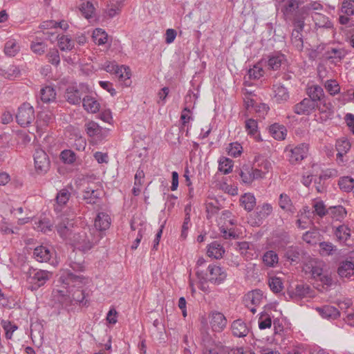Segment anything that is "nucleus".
<instances>
[{
  "label": "nucleus",
  "mask_w": 354,
  "mask_h": 354,
  "mask_svg": "<svg viewBox=\"0 0 354 354\" xmlns=\"http://www.w3.org/2000/svg\"><path fill=\"white\" fill-rule=\"evenodd\" d=\"M320 251L322 254L330 255L335 250V247L330 242H321L319 243Z\"/></svg>",
  "instance_id": "obj_63"
},
{
  "label": "nucleus",
  "mask_w": 354,
  "mask_h": 354,
  "mask_svg": "<svg viewBox=\"0 0 354 354\" xmlns=\"http://www.w3.org/2000/svg\"><path fill=\"white\" fill-rule=\"evenodd\" d=\"M299 250L296 247H289L286 249L285 257L291 261H297L299 259Z\"/></svg>",
  "instance_id": "obj_57"
},
{
  "label": "nucleus",
  "mask_w": 354,
  "mask_h": 354,
  "mask_svg": "<svg viewBox=\"0 0 354 354\" xmlns=\"http://www.w3.org/2000/svg\"><path fill=\"white\" fill-rule=\"evenodd\" d=\"M270 289L274 292H279L282 290L283 286L281 279L279 277H271L268 281Z\"/></svg>",
  "instance_id": "obj_54"
},
{
  "label": "nucleus",
  "mask_w": 354,
  "mask_h": 354,
  "mask_svg": "<svg viewBox=\"0 0 354 354\" xmlns=\"http://www.w3.org/2000/svg\"><path fill=\"white\" fill-rule=\"evenodd\" d=\"M60 280L63 283L70 286L68 295L66 296L64 290H57L63 297L62 301L68 300L71 304L75 302L82 306L87 305L88 300L86 299L85 292L80 289L81 286L86 283V279L82 275L75 274L70 270H65L61 274Z\"/></svg>",
  "instance_id": "obj_1"
},
{
  "label": "nucleus",
  "mask_w": 354,
  "mask_h": 354,
  "mask_svg": "<svg viewBox=\"0 0 354 354\" xmlns=\"http://www.w3.org/2000/svg\"><path fill=\"white\" fill-rule=\"evenodd\" d=\"M301 18L296 17L292 23L294 29L291 34V42L292 45L299 51L303 50L304 40L302 31L304 27V21Z\"/></svg>",
  "instance_id": "obj_4"
},
{
  "label": "nucleus",
  "mask_w": 354,
  "mask_h": 354,
  "mask_svg": "<svg viewBox=\"0 0 354 354\" xmlns=\"http://www.w3.org/2000/svg\"><path fill=\"white\" fill-rule=\"evenodd\" d=\"M80 10L85 18L89 19L94 14L95 7L92 2L87 1L86 3L81 4Z\"/></svg>",
  "instance_id": "obj_45"
},
{
  "label": "nucleus",
  "mask_w": 354,
  "mask_h": 354,
  "mask_svg": "<svg viewBox=\"0 0 354 354\" xmlns=\"http://www.w3.org/2000/svg\"><path fill=\"white\" fill-rule=\"evenodd\" d=\"M111 225L110 216L104 212H99L95 219L94 226L95 230L93 231H104L109 228Z\"/></svg>",
  "instance_id": "obj_17"
},
{
  "label": "nucleus",
  "mask_w": 354,
  "mask_h": 354,
  "mask_svg": "<svg viewBox=\"0 0 354 354\" xmlns=\"http://www.w3.org/2000/svg\"><path fill=\"white\" fill-rule=\"evenodd\" d=\"M253 167L248 165H244L241 169L240 176L242 181L245 184H251L254 181L252 176Z\"/></svg>",
  "instance_id": "obj_34"
},
{
  "label": "nucleus",
  "mask_w": 354,
  "mask_h": 354,
  "mask_svg": "<svg viewBox=\"0 0 354 354\" xmlns=\"http://www.w3.org/2000/svg\"><path fill=\"white\" fill-rule=\"evenodd\" d=\"M314 20L316 27L330 28L333 26L332 23L325 16L317 15Z\"/></svg>",
  "instance_id": "obj_56"
},
{
  "label": "nucleus",
  "mask_w": 354,
  "mask_h": 354,
  "mask_svg": "<svg viewBox=\"0 0 354 354\" xmlns=\"http://www.w3.org/2000/svg\"><path fill=\"white\" fill-rule=\"evenodd\" d=\"M209 318L210 325L214 331L221 332L226 327L227 319L223 313L213 312Z\"/></svg>",
  "instance_id": "obj_13"
},
{
  "label": "nucleus",
  "mask_w": 354,
  "mask_h": 354,
  "mask_svg": "<svg viewBox=\"0 0 354 354\" xmlns=\"http://www.w3.org/2000/svg\"><path fill=\"white\" fill-rule=\"evenodd\" d=\"M257 122L253 119H248L245 121V129L248 134L254 136L257 131Z\"/></svg>",
  "instance_id": "obj_64"
},
{
  "label": "nucleus",
  "mask_w": 354,
  "mask_h": 354,
  "mask_svg": "<svg viewBox=\"0 0 354 354\" xmlns=\"http://www.w3.org/2000/svg\"><path fill=\"white\" fill-rule=\"evenodd\" d=\"M254 162L257 163L258 168L263 169L264 174L268 173L271 168V163L260 155H257L254 157Z\"/></svg>",
  "instance_id": "obj_48"
},
{
  "label": "nucleus",
  "mask_w": 354,
  "mask_h": 354,
  "mask_svg": "<svg viewBox=\"0 0 354 354\" xmlns=\"http://www.w3.org/2000/svg\"><path fill=\"white\" fill-rule=\"evenodd\" d=\"M54 115L50 111L39 112L36 121L37 131H42L45 127L54 122Z\"/></svg>",
  "instance_id": "obj_14"
},
{
  "label": "nucleus",
  "mask_w": 354,
  "mask_h": 354,
  "mask_svg": "<svg viewBox=\"0 0 354 354\" xmlns=\"http://www.w3.org/2000/svg\"><path fill=\"white\" fill-rule=\"evenodd\" d=\"M263 261L266 266L273 267L278 262V256L276 252L270 250L264 254Z\"/></svg>",
  "instance_id": "obj_46"
},
{
  "label": "nucleus",
  "mask_w": 354,
  "mask_h": 354,
  "mask_svg": "<svg viewBox=\"0 0 354 354\" xmlns=\"http://www.w3.org/2000/svg\"><path fill=\"white\" fill-rule=\"evenodd\" d=\"M16 119L21 127L30 124L35 119V111L32 106L28 103L23 104L18 109Z\"/></svg>",
  "instance_id": "obj_5"
},
{
  "label": "nucleus",
  "mask_w": 354,
  "mask_h": 354,
  "mask_svg": "<svg viewBox=\"0 0 354 354\" xmlns=\"http://www.w3.org/2000/svg\"><path fill=\"white\" fill-rule=\"evenodd\" d=\"M300 0H287L281 9L286 19H290L294 23L300 11Z\"/></svg>",
  "instance_id": "obj_8"
},
{
  "label": "nucleus",
  "mask_w": 354,
  "mask_h": 354,
  "mask_svg": "<svg viewBox=\"0 0 354 354\" xmlns=\"http://www.w3.org/2000/svg\"><path fill=\"white\" fill-rule=\"evenodd\" d=\"M316 311L325 319H335L337 318L340 313L337 308L332 306H324L315 308Z\"/></svg>",
  "instance_id": "obj_19"
},
{
  "label": "nucleus",
  "mask_w": 354,
  "mask_h": 354,
  "mask_svg": "<svg viewBox=\"0 0 354 354\" xmlns=\"http://www.w3.org/2000/svg\"><path fill=\"white\" fill-rule=\"evenodd\" d=\"M248 297L252 304L258 305L263 299V293L260 290H254L248 294Z\"/></svg>",
  "instance_id": "obj_60"
},
{
  "label": "nucleus",
  "mask_w": 354,
  "mask_h": 354,
  "mask_svg": "<svg viewBox=\"0 0 354 354\" xmlns=\"http://www.w3.org/2000/svg\"><path fill=\"white\" fill-rule=\"evenodd\" d=\"M351 148V144L347 140H339L336 144L337 151V158L339 162H343L342 157Z\"/></svg>",
  "instance_id": "obj_33"
},
{
  "label": "nucleus",
  "mask_w": 354,
  "mask_h": 354,
  "mask_svg": "<svg viewBox=\"0 0 354 354\" xmlns=\"http://www.w3.org/2000/svg\"><path fill=\"white\" fill-rule=\"evenodd\" d=\"M207 252L209 257L220 259L223 257L225 250L219 243L214 241L209 245Z\"/></svg>",
  "instance_id": "obj_28"
},
{
  "label": "nucleus",
  "mask_w": 354,
  "mask_h": 354,
  "mask_svg": "<svg viewBox=\"0 0 354 354\" xmlns=\"http://www.w3.org/2000/svg\"><path fill=\"white\" fill-rule=\"evenodd\" d=\"M92 38L96 44L102 45L107 42L108 35L102 29L96 28L93 32Z\"/></svg>",
  "instance_id": "obj_37"
},
{
  "label": "nucleus",
  "mask_w": 354,
  "mask_h": 354,
  "mask_svg": "<svg viewBox=\"0 0 354 354\" xmlns=\"http://www.w3.org/2000/svg\"><path fill=\"white\" fill-rule=\"evenodd\" d=\"M60 156L63 162L67 164H72L76 160V155L71 150H64L62 151Z\"/></svg>",
  "instance_id": "obj_58"
},
{
  "label": "nucleus",
  "mask_w": 354,
  "mask_h": 354,
  "mask_svg": "<svg viewBox=\"0 0 354 354\" xmlns=\"http://www.w3.org/2000/svg\"><path fill=\"white\" fill-rule=\"evenodd\" d=\"M341 11L347 16L354 15V0H344Z\"/></svg>",
  "instance_id": "obj_53"
},
{
  "label": "nucleus",
  "mask_w": 354,
  "mask_h": 354,
  "mask_svg": "<svg viewBox=\"0 0 354 354\" xmlns=\"http://www.w3.org/2000/svg\"><path fill=\"white\" fill-rule=\"evenodd\" d=\"M35 167L36 170L40 173L46 172L50 167V161L46 153L41 149H37L34 154Z\"/></svg>",
  "instance_id": "obj_9"
},
{
  "label": "nucleus",
  "mask_w": 354,
  "mask_h": 354,
  "mask_svg": "<svg viewBox=\"0 0 354 354\" xmlns=\"http://www.w3.org/2000/svg\"><path fill=\"white\" fill-rule=\"evenodd\" d=\"M346 52L343 48H328L324 53V57L331 62L337 64L346 56Z\"/></svg>",
  "instance_id": "obj_16"
},
{
  "label": "nucleus",
  "mask_w": 354,
  "mask_h": 354,
  "mask_svg": "<svg viewBox=\"0 0 354 354\" xmlns=\"http://www.w3.org/2000/svg\"><path fill=\"white\" fill-rule=\"evenodd\" d=\"M71 196V192L67 189L64 188L59 190L55 198L57 205L55 210L57 212L61 211V209L59 207L65 205L70 199Z\"/></svg>",
  "instance_id": "obj_25"
},
{
  "label": "nucleus",
  "mask_w": 354,
  "mask_h": 354,
  "mask_svg": "<svg viewBox=\"0 0 354 354\" xmlns=\"http://www.w3.org/2000/svg\"><path fill=\"white\" fill-rule=\"evenodd\" d=\"M52 254L51 250L43 245L37 247L33 252L35 259L39 262H47L51 258Z\"/></svg>",
  "instance_id": "obj_20"
},
{
  "label": "nucleus",
  "mask_w": 354,
  "mask_h": 354,
  "mask_svg": "<svg viewBox=\"0 0 354 354\" xmlns=\"http://www.w3.org/2000/svg\"><path fill=\"white\" fill-rule=\"evenodd\" d=\"M316 108L319 109L320 112L327 113L332 114L333 113V106L332 103L328 100L325 97L316 103Z\"/></svg>",
  "instance_id": "obj_42"
},
{
  "label": "nucleus",
  "mask_w": 354,
  "mask_h": 354,
  "mask_svg": "<svg viewBox=\"0 0 354 354\" xmlns=\"http://www.w3.org/2000/svg\"><path fill=\"white\" fill-rule=\"evenodd\" d=\"M102 194V190L97 186H88L83 192V200L88 204H98Z\"/></svg>",
  "instance_id": "obj_10"
},
{
  "label": "nucleus",
  "mask_w": 354,
  "mask_h": 354,
  "mask_svg": "<svg viewBox=\"0 0 354 354\" xmlns=\"http://www.w3.org/2000/svg\"><path fill=\"white\" fill-rule=\"evenodd\" d=\"M56 227L59 236L68 242L77 230L74 226L73 220L68 218H63Z\"/></svg>",
  "instance_id": "obj_6"
},
{
  "label": "nucleus",
  "mask_w": 354,
  "mask_h": 354,
  "mask_svg": "<svg viewBox=\"0 0 354 354\" xmlns=\"http://www.w3.org/2000/svg\"><path fill=\"white\" fill-rule=\"evenodd\" d=\"M231 328L233 335L239 337H245L248 333V328L246 324L241 319L234 321Z\"/></svg>",
  "instance_id": "obj_23"
},
{
  "label": "nucleus",
  "mask_w": 354,
  "mask_h": 354,
  "mask_svg": "<svg viewBox=\"0 0 354 354\" xmlns=\"http://www.w3.org/2000/svg\"><path fill=\"white\" fill-rule=\"evenodd\" d=\"M337 273L340 277L348 278L354 274V262L351 261H343L339 264Z\"/></svg>",
  "instance_id": "obj_22"
},
{
  "label": "nucleus",
  "mask_w": 354,
  "mask_h": 354,
  "mask_svg": "<svg viewBox=\"0 0 354 354\" xmlns=\"http://www.w3.org/2000/svg\"><path fill=\"white\" fill-rule=\"evenodd\" d=\"M316 108V104L312 100L304 98L294 106V112L297 115H309Z\"/></svg>",
  "instance_id": "obj_12"
},
{
  "label": "nucleus",
  "mask_w": 354,
  "mask_h": 354,
  "mask_svg": "<svg viewBox=\"0 0 354 354\" xmlns=\"http://www.w3.org/2000/svg\"><path fill=\"white\" fill-rule=\"evenodd\" d=\"M86 133L90 136H94L101 132V127L95 122H89L86 124Z\"/></svg>",
  "instance_id": "obj_59"
},
{
  "label": "nucleus",
  "mask_w": 354,
  "mask_h": 354,
  "mask_svg": "<svg viewBox=\"0 0 354 354\" xmlns=\"http://www.w3.org/2000/svg\"><path fill=\"white\" fill-rule=\"evenodd\" d=\"M105 70L108 73L115 74L120 81L124 82L130 79L131 73L129 67L124 66H118L115 63L109 62L105 66Z\"/></svg>",
  "instance_id": "obj_11"
},
{
  "label": "nucleus",
  "mask_w": 354,
  "mask_h": 354,
  "mask_svg": "<svg viewBox=\"0 0 354 354\" xmlns=\"http://www.w3.org/2000/svg\"><path fill=\"white\" fill-rule=\"evenodd\" d=\"M328 214L335 221H342L346 215L345 208L342 205L330 207Z\"/></svg>",
  "instance_id": "obj_30"
},
{
  "label": "nucleus",
  "mask_w": 354,
  "mask_h": 354,
  "mask_svg": "<svg viewBox=\"0 0 354 354\" xmlns=\"http://www.w3.org/2000/svg\"><path fill=\"white\" fill-rule=\"evenodd\" d=\"M58 46L61 50H71L74 46L72 39L67 35H62L58 37Z\"/></svg>",
  "instance_id": "obj_41"
},
{
  "label": "nucleus",
  "mask_w": 354,
  "mask_h": 354,
  "mask_svg": "<svg viewBox=\"0 0 354 354\" xmlns=\"http://www.w3.org/2000/svg\"><path fill=\"white\" fill-rule=\"evenodd\" d=\"M272 212L271 205L268 203L263 204L261 207L257 208L256 214V224H260L263 219L267 218Z\"/></svg>",
  "instance_id": "obj_26"
},
{
  "label": "nucleus",
  "mask_w": 354,
  "mask_h": 354,
  "mask_svg": "<svg viewBox=\"0 0 354 354\" xmlns=\"http://www.w3.org/2000/svg\"><path fill=\"white\" fill-rule=\"evenodd\" d=\"M233 167V162L232 160L223 158L219 161L218 169L223 174H227L232 171Z\"/></svg>",
  "instance_id": "obj_52"
},
{
  "label": "nucleus",
  "mask_w": 354,
  "mask_h": 354,
  "mask_svg": "<svg viewBox=\"0 0 354 354\" xmlns=\"http://www.w3.org/2000/svg\"><path fill=\"white\" fill-rule=\"evenodd\" d=\"M240 201L245 209L248 212L252 211L256 205L255 197L250 193L242 196Z\"/></svg>",
  "instance_id": "obj_38"
},
{
  "label": "nucleus",
  "mask_w": 354,
  "mask_h": 354,
  "mask_svg": "<svg viewBox=\"0 0 354 354\" xmlns=\"http://www.w3.org/2000/svg\"><path fill=\"white\" fill-rule=\"evenodd\" d=\"M207 272L208 274H206L207 279L216 285L221 284L227 277L225 270L216 265H209L207 268Z\"/></svg>",
  "instance_id": "obj_7"
},
{
  "label": "nucleus",
  "mask_w": 354,
  "mask_h": 354,
  "mask_svg": "<svg viewBox=\"0 0 354 354\" xmlns=\"http://www.w3.org/2000/svg\"><path fill=\"white\" fill-rule=\"evenodd\" d=\"M279 205L286 211L293 212V207L290 197L286 194H281L279 197Z\"/></svg>",
  "instance_id": "obj_51"
},
{
  "label": "nucleus",
  "mask_w": 354,
  "mask_h": 354,
  "mask_svg": "<svg viewBox=\"0 0 354 354\" xmlns=\"http://www.w3.org/2000/svg\"><path fill=\"white\" fill-rule=\"evenodd\" d=\"M310 290V288L308 285L298 284L296 286L291 297L297 299H302L309 294Z\"/></svg>",
  "instance_id": "obj_40"
},
{
  "label": "nucleus",
  "mask_w": 354,
  "mask_h": 354,
  "mask_svg": "<svg viewBox=\"0 0 354 354\" xmlns=\"http://www.w3.org/2000/svg\"><path fill=\"white\" fill-rule=\"evenodd\" d=\"M19 74V70L15 66L0 69V75L6 79L12 80Z\"/></svg>",
  "instance_id": "obj_44"
},
{
  "label": "nucleus",
  "mask_w": 354,
  "mask_h": 354,
  "mask_svg": "<svg viewBox=\"0 0 354 354\" xmlns=\"http://www.w3.org/2000/svg\"><path fill=\"white\" fill-rule=\"evenodd\" d=\"M311 10L320 11L323 10V6L319 3L313 2L305 6L301 7L297 17L301 18V19L304 21L306 17L308 15V11Z\"/></svg>",
  "instance_id": "obj_29"
},
{
  "label": "nucleus",
  "mask_w": 354,
  "mask_h": 354,
  "mask_svg": "<svg viewBox=\"0 0 354 354\" xmlns=\"http://www.w3.org/2000/svg\"><path fill=\"white\" fill-rule=\"evenodd\" d=\"M51 277V272L43 270L30 268L27 272V279L29 283L37 288L44 285Z\"/></svg>",
  "instance_id": "obj_3"
},
{
  "label": "nucleus",
  "mask_w": 354,
  "mask_h": 354,
  "mask_svg": "<svg viewBox=\"0 0 354 354\" xmlns=\"http://www.w3.org/2000/svg\"><path fill=\"white\" fill-rule=\"evenodd\" d=\"M64 97L66 101L72 104H80L82 100L80 91L73 86H68L66 89Z\"/></svg>",
  "instance_id": "obj_21"
},
{
  "label": "nucleus",
  "mask_w": 354,
  "mask_h": 354,
  "mask_svg": "<svg viewBox=\"0 0 354 354\" xmlns=\"http://www.w3.org/2000/svg\"><path fill=\"white\" fill-rule=\"evenodd\" d=\"M307 93L309 96L308 99L312 100L315 104L325 97L323 88L318 85L309 86Z\"/></svg>",
  "instance_id": "obj_27"
},
{
  "label": "nucleus",
  "mask_w": 354,
  "mask_h": 354,
  "mask_svg": "<svg viewBox=\"0 0 354 354\" xmlns=\"http://www.w3.org/2000/svg\"><path fill=\"white\" fill-rule=\"evenodd\" d=\"M269 131L276 140H281L285 139L286 130L283 126L274 124L270 127Z\"/></svg>",
  "instance_id": "obj_35"
},
{
  "label": "nucleus",
  "mask_w": 354,
  "mask_h": 354,
  "mask_svg": "<svg viewBox=\"0 0 354 354\" xmlns=\"http://www.w3.org/2000/svg\"><path fill=\"white\" fill-rule=\"evenodd\" d=\"M203 346V354H218L220 350L218 345L212 339L208 334H205L202 337Z\"/></svg>",
  "instance_id": "obj_18"
},
{
  "label": "nucleus",
  "mask_w": 354,
  "mask_h": 354,
  "mask_svg": "<svg viewBox=\"0 0 354 354\" xmlns=\"http://www.w3.org/2000/svg\"><path fill=\"white\" fill-rule=\"evenodd\" d=\"M35 225V229L44 233H46L52 230L53 225L48 220L39 221L38 222H36Z\"/></svg>",
  "instance_id": "obj_55"
},
{
  "label": "nucleus",
  "mask_w": 354,
  "mask_h": 354,
  "mask_svg": "<svg viewBox=\"0 0 354 354\" xmlns=\"http://www.w3.org/2000/svg\"><path fill=\"white\" fill-rule=\"evenodd\" d=\"M350 231L347 226L342 225L337 227L335 235L339 241L346 242L350 236Z\"/></svg>",
  "instance_id": "obj_49"
},
{
  "label": "nucleus",
  "mask_w": 354,
  "mask_h": 354,
  "mask_svg": "<svg viewBox=\"0 0 354 354\" xmlns=\"http://www.w3.org/2000/svg\"><path fill=\"white\" fill-rule=\"evenodd\" d=\"M100 238L99 232H92L91 229H84L76 231L69 243L77 249L84 252L91 249Z\"/></svg>",
  "instance_id": "obj_2"
},
{
  "label": "nucleus",
  "mask_w": 354,
  "mask_h": 354,
  "mask_svg": "<svg viewBox=\"0 0 354 354\" xmlns=\"http://www.w3.org/2000/svg\"><path fill=\"white\" fill-rule=\"evenodd\" d=\"M274 99L279 103L284 102L289 98V94L287 89L281 85L274 86Z\"/></svg>",
  "instance_id": "obj_32"
},
{
  "label": "nucleus",
  "mask_w": 354,
  "mask_h": 354,
  "mask_svg": "<svg viewBox=\"0 0 354 354\" xmlns=\"http://www.w3.org/2000/svg\"><path fill=\"white\" fill-rule=\"evenodd\" d=\"M41 100L46 103L53 102L56 98L55 89L51 86H46L41 90Z\"/></svg>",
  "instance_id": "obj_36"
},
{
  "label": "nucleus",
  "mask_w": 354,
  "mask_h": 354,
  "mask_svg": "<svg viewBox=\"0 0 354 354\" xmlns=\"http://www.w3.org/2000/svg\"><path fill=\"white\" fill-rule=\"evenodd\" d=\"M313 207L314 208L315 214L321 218L324 217L328 213V209H326V207L322 201H314Z\"/></svg>",
  "instance_id": "obj_47"
},
{
  "label": "nucleus",
  "mask_w": 354,
  "mask_h": 354,
  "mask_svg": "<svg viewBox=\"0 0 354 354\" xmlns=\"http://www.w3.org/2000/svg\"><path fill=\"white\" fill-rule=\"evenodd\" d=\"M326 90L330 95H334L339 92L340 88L335 80H328L325 84Z\"/></svg>",
  "instance_id": "obj_61"
},
{
  "label": "nucleus",
  "mask_w": 354,
  "mask_h": 354,
  "mask_svg": "<svg viewBox=\"0 0 354 354\" xmlns=\"http://www.w3.org/2000/svg\"><path fill=\"white\" fill-rule=\"evenodd\" d=\"M285 61V57L282 54L271 56L268 61V66L269 68L274 71L278 70L282 63Z\"/></svg>",
  "instance_id": "obj_39"
},
{
  "label": "nucleus",
  "mask_w": 354,
  "mask_h": 354,
  "mask_svg": "<svg viewBox=\"0 0 354 354\" xmlns=\"http://www.w3.org/2000/svg\"><path fill=\"white\" fill-rule=\"evenodd\" d=\"M19 50V46L15 39H10L6 43L4 52L10 56L14 57Z\"/></svg>",
  "instance_id": "obj_43"
},
{
  "label": "nucleus",
  "mask_w": 354,
  "mask_h": 354,
  "mask_svg": "<svg viewBox=\"0 0 354 354\" xmlns=\"http://www.w3.org/2000/svg\"><path fill=\"white\" fill-rule=\"evenodd\" d=\"M339 186L343 191L350 192L354 187V179L348 176H344L339 180Z\"/></svg>",
  "instance_id": "obj_50"
},
{
  "label": "nucleus",
  "mask_w": 354,
  "mask_h": 354,
  "mask_svg": "<svg viewBox=\"0 0 354 354\" xmlns=\"http://www.w3.org/2000/svg\"><path fill=\"white\" fill-rule=\"evenodd\" d=\"M263 75V70L259 66H254L252 68L248 71V75L250 79L258 80Z\"/></svg>",
  "instance_id": "obj_62"
},
{
  "label": "nucleus",
  "mask_w": 354,
  "mask_h": 354,
  "mask_svg": "<svg viewBox=\"0 0 354 354\" xmlns=\"http://www.w3.org/2000/svg\"><path fill=\"white\" fill-rule=\"evenodd\" d=\"M308 151L307 145L301 144L292 149L290 152L289 161L292 164H296L302 160L306 155Z\"/></svg>",
  "instance_id": "obj_15"
},
{
  "label": "nucleus",
  "mask_w": 354,
  "mask_h": 354,
  "mask_svg": "<svg viewBox=\"0 0 354 354\" xmlns=\"http://www.w3.org/2000/svg\"><path fill=\"white\" fill-rule=\"evenodd\" d=\"M82 104L84 109L92 113H95L100 110V103L91 96H85L82 98Z\"/></svg>",
  "instance_id": "obj_24"
},
{
  "label": "nucleus",
  "mask_w": 354,
  "mask_h": 354,
  "mask_svg": "<svg viewBox=\"0 0 354 354\" xmlns=\"http://www.w3.org/2000/svg\"><path fill=\"white\" fill-rule=\"evenodd\" d=\"M69 266L75 272H82L84 270V266L82 255L76 257V254L73 252L69 258Z\"/></svg>",
  "instance_id": "obj_31"
}]
</instances>
